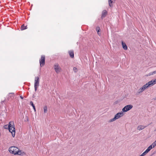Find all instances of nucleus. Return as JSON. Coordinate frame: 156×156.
Listing matches in <instances>:
<instances>
[{
    "instance_id": "nucleus-1",
    "label": "nucleus",
    "mask_w": 156,
    "mask_h": 156,
    "mask_svg": "<svg viewBox=\"0 0 156 156\" xmlns=\"http://www.w3.org/2000/svg\"><path fill=\"white\" fill-rule=\"evenodd\" d=\"M9 151L11 154L15 155H23L25 154L24 152H22L17 147L15 146L10 147L9 148Z\"/></svg>"
},
{
    "instance_id": "nucleus-2",
    "label": "nucleus",
    "mask_w": 156,
    "mask_h": 156,
    "mask_svg": "<svg viewBox=\"0 0 156 156\" xmlns=\"http://www.w3.org/2000/svg\"><path fill=\"white\" fill-rule=\"evenodd\" d=\"M8 129L9 132L12 133V136L14 137L15 134V129L13 121L9 122L8 126Z\"/></svg>"
},
{
    "instance_id": "nucleus-3",
    "label": "nucleus",
    "mask_w": 156,
    "mask_h": 156,
    "mask_svg": "<svg viewBox=\"0 0 156 156\" xmlns=\"http://www.w3.org/2000/svg\"><path fill=\"white\" fill-rule=\"evenodd\" d=\"M123 115V112L121 111L116 114L115 116V117L113 119H110L109 121V122H111L115 121L117 119L120 118Z\"/></svg>"
},
{
    "instance_id": "nucleus-4",
    "label": "nucleus",
    "mask_w": 156,
    "mask_h": 156,
    "mask_svg": "<svg viewBox=\"0 0 156 156\" xmlns=\"http://www.w3.org/2000/svg\"><path fill=\"white\" fill-rule=\"evenodd\" d=\"M39 78L38 76H36L35 78L34 87L35 91H36L37 88L38 87L39 84Z\"/></svg>"
},
{
    "instance_id": "nucleus-5",
    "label": "nucleus",
    "mask_w": 156,
    "mask_h": 156,
    "mask_svg": "<svg viewBox=\"0 0 156 156\" xmlns=\"http://www.w3.org/2000/svg\"><path fill=\"white\" fill-rule=\"evenodd\" d=\"M45 57L44 55H42L41 58L39 60V63L41 67L43 66L45 64Z\"/></svg>"
},
{
    "instance_id": "nucleus-6",
    "label": "nucleus",
    "mask_w": 156,
    "mask_h": 156,
    "mask_svg": "<svg viewBox=\"0 0 156 156\" xmlns=\"http://www.w3.org/2000/svg\"><path fill=\"white\" fill-rule=\"evenodd\" d=\"M133 107V106L131 105H129L125 106L122 109L123 112H126L131 109Z\"/></svg>"
},
{
    "instance_id": "nucleus-7",
    "label": "nucleus",
    "mask_w": 156,
    "mask_h": 156,
    "mask_svg": "<svg viewBox=\"0 0 156 156\" xmlns=\"http://www.w3.org/2000/svg\"><path fill=\"white\" fill-rule=\"evenodd\" d=\"M54 67L55 72L57 73H58L61 72V69L58 64H55Z\"/></svg>"
},
{
    "instance_id": "nucleus-8",
    "label": "nucleus",
    "mask_w": 156,
    "mask_h": 156,
    "mask_svg": "<svg viewBox=\"0 0 156 156\" xmlns=\"http://www.w3.org/2000/svg\"><path fill=\"white\" fill-rule=\"evenodd\" d=\"M15 94L14 93H9L8 95V99L9 100L10 99H12L14 98Z\"/></svg>"
},
{
    "instance_id": "nucleus-9",
    "label": "nucleus",
    "mask_w": 156,
    "mask_h": 156,
    "mask_svg": "<svg viewBox=\"0 0 156 156\" xmlns=\"http://www.w3.org/2000/svg\"><path fill=\"white\" fill-rule=\"evenodd\" d=\"M107 11L106 10H104L102 12V13L101 18L103 19V18L105 17L106 15L107 14Z\"/></svg>"
},
{
    "instance_id": "nucleus-10",
    "label": "nucleus",
    "mask_w": 156,
    "mask_h": 156,
    "mask_svg": "<svg viewBox=\"0 0 156 156\" xmlns=\"http://www.w3.org/2000/svg\"><path fill=\"white\" fill-rule=\"evenodd\" d=\"M68 52L70 57L72 58H73L74 57V54L73 51L72 50L69 51Z\"/></svg>"
},
{
    "instance_id": "nucleus-11",
    "label": "nucleus",
    "mask_w": 156,
    "mask_h": 156,
    "mask_svg": "<svg viewBox=\"0 0 156 156\" xmlns=\"http://www.w3.org/2000/svg\"><path fill=\"white\" fill-rule=\"evenodd\" d=\"M115 0H108V4L109 6L110 7H112L113 6V5L112 4L113 3H114Z\"/></svg>"
},
{
    "instance_id": "nucleus-12",
    "label": "nucleus",
    "mask_w": 156,
    "mask_h": 156,
    "mask_svg": "<svg viewBox=\"0 0 156 156\" xmlns=\"http://www.w3.org/2000/svg\"><path fill=\"white\" fill-rule=\"evenodd\" d=\"M148 126V125L146 126H142V125L139 126L137 127V129L138 130H141L143 129H144L146 127Z\"/></svg>"
},
{
    "instance_id": "nucleus-13",
    "label": "nucleus",
    "mask_w": 156,
    "mask_h": 156,
    "mask_svg": "<svg viewBox=\"0 0 156 156\" xmlns=\"http://www.w3.org/2000/svg\"><path fill=\"white\" fill-rule=\"evenodd\" d=\"M122 46L123 48L125 50H126L127 49V45H126L125 43L123 42V41L122 42Z\"/></svg>"
},
{
    "instance_id": "nucleus-14",
    "label": "nucleus",
    "mask_w": 156,
    "mask_h": 156,
    "mask_svg": "<svg viewBox=\"0 0 156 156\" xmlns=\"http://www.w3.org/2000/svg\"><path fill=\"white\" fill-rule=\"evenodd\" d=\"M145 89V88H144V87L143 86L142 87H141L138 90V93H140L142 92H143Z\"/></svg>"
},
{
    "instance_id": "nucleus-15",
    "label": "nucleus",
    "mask_w": 156,
    "mask_h": 156,
    "mask_svg": "<svg viewBox=\"0 0 156 156\" xmlns=\"http://www.w3.org/2000/svg\"><path fill=\"white\" fill-rule=\"evenodd\" d=\"M27 28V26H25L24 24L22 25L21 27V30H23Z\"/></svg>"
},
{
    "instance_id": "nucleus-16",
    "label": "nucleus",
    "mask_w": 156,
    "mask_h": 156,
    "mask_svg": "<svg viewBox=\"0 0 156 156\" xmlns=\"http://www.w3.org/2000/svg\"><path fill=\"white\" fill-rule=\"evenodd\" d=\"M96 30L97 32V33L99 36L101 35V34L99 33L100 30V28L99 27H97L96 28Z\"/></svg>"
},
{
    "instance_id": "nucleus-17",
    "label": "nucleus",
    "mask_w": 156,
    "mask_h": 156,
    "mask_svg": "<svg viewBox=\"0 0 156 156\" xmlns=\"http://www.w3.org/2000/svg\"><path fill=\"white\" fill-rule=\"evenodd\" d=\"M30 105L32 106L34 110L36 111V108L34 105L33 104V102L32 101L30 102Z\"/></svg>"
},
{
    "instance_id": "nucleus-18",
    "label": "nucleus",
    "mask_w": 156,
    "mask_h": 156,
    "mask_svg": "<svg viewBox=\"0 0 156 156\" xmlns=\"http://www.w3.org/2000/svg\"><path fill=\"white\" fill-rule=\"evenodd\" d=\"M156 74V70H155V71H153V72H150L148 74V75L151 76V75H153L154 74Z\"/></svg>"
},
{
    "instance_id": "nucleus-19",
    "label": "nucleus",
    "mask_w": 156,
    "mask_h": 156,
    "mask_svg": "<svg viewBox=\"0 0 156 156\" xmlns=\"http://www.w3.org/2000/svg\"><path fill=\"white\" fill-rule=\"evenodd\" d=\"M44 113H46L47 112V106H45L44 107Z\"/></svg>"
},
{
    "instance_id": "nucleus-20",
    "label": "nucleus",
    "mask_w": 156,
    "mask_h": 156,
    "mask_svg": "<svg viewBox=\"0 0 156 156\" xmlns=\"http://www.w3.org/2000/svg\"><path fill=\"white\" fill-rule=\"evenodd\" d=\"M151 145H152L153 148L154 147L156 146V140H155Z\"/></svg>"
},
{
    "instance_id": "nucleus-21",
    "label": "nucleus",
    "mask_w": 156,
    "mask_h": 156,
    "mask_svg": "<svg viewBox=\"0 0 156 156\" xmlns=\"http://www.w3.org/2000/svg\"><path fill=\"white\" fill-rule=\"evenodd\" d=\"M153 83L152 82V80H151L147 83L148 84V85H149V86H150L151 85H153Z\"/></svg>"
},
{
    "instance_id": "nucleus-22",
    "label": "nucleus",
    "mask_w": 156,
    "mask_h": 156,
    "mask_svg": "<svg viewBox=\"0 0 156 156\" xmlns=\"http://www.w3.org/2000/svg\"><path fill=\"white\" fill-rule=\"evenodd\" d=\"M153 148L152 147V145H150L147 148V149L149 151L151 150Z\"/></svg>"
},
{
    "instance_id": "nucleus-23",
    "label": "nucleus",
    "mask_w": 156,
    "mask_h": 156,
    "mask_svg": "<svg viewBox=\"0 0 156 156\" xmlns=\"http://www.w3.org/2000/svg\"><path fill=\"white\" fill-rule=\"evenodd\" d=\"M149 86V85H148L147 83H146L145 85L143 86V87H144L145 88V89H146L147 87H148Z\"/></svg>"
},
{
    "instance_id": "nucleus-24",
    "label": "nucleus",
    "mask_w": 156,
    "mask_h": 156,
    "mask_svg": "<svg viewBox=\"0 0 156 156\" xmlns=\"http://www.w3.org/2000/svg\"><path fill=\"white\" fill-rule=\"evenodd\" d=\"M77 68L76 67H74L73 68V70L75 72H76V71L77 70Z\"/></svg>"
},
{
    "instance_id": "nucleus-25",
    "label": "nucleus",
    "mask_w": 156,
    "mask_h": 156,
    "mask_svg": "<svg viewBox=\"0 0 156 156\" xmlns=\"http://www.w3.org/2000/svg\"><path fill=\"white\" fill-rule=\"evenodd\" d=\"M146 154L144 152L141 155H142V156H144Z\"/></svg>"
},
{
    "instance_id": "nucleus-26",
    "label": "nucleus",
    "mask_w": 156,
    "mask_h": 156,
    "mask_svg": "<svg viewBox=\"0 0 156 156\" xmlns=\"http://www.w3.org/2000/svg\"><path fill=\"white\" fill-rule=\"evenodd\" d=\"M152 82L153 83V85L155 84L156 83V80H152Z\"/></svg>"
},
{
    "instance_id": "nucleus-27",
    "label": "nucleus",
    "mask_w": 156,
    "mask_h": 156,
    "mask_svg": "<svg viewBox=\"0 0 156 156\" xmlns=\"http://www.w3.org/2000/svg\"><path fill=\"white\" fill-rule=\"evenodd\" d=\"M149 152V151L147 149L145 151H144V152L147 154V153L148 152Z\"/></svg>"
},
{
    "instance_id": "nucleus-28",
    "label": "nucleus",
    "mask_w": 156,
    "mask_h": 156,
    "mask_svg": "<svg viewBox=\"0 0 156 156\" xmlns=\"http://www.w3.org/2000/svg\"><path fill=\"white\" fill-rule=\"evenodd\" d=\"M20 97L21 99H23V97L22 96H20Z\"/></svg>"
},
{
    "instance_id": "nucleus-29",
    "label": "nucleus",
    "mask_w": 156,
    "mask_h": 156,
    "mask_svg": "<svg viewBox=\"0 0 156 156\" xmlns=\"http://www.w3.org/2000/svg\"><path fill=\"white\" fill-rule=\"evenodd\" d=\"M139 156H142V155H139Z\"/></svg>"
},
{
    "instance_id": "nucleus-30",
    "label": "nucleus",
    "mask_w": 156,
    "mask_h": 156,
    "mask_svg": "<svg viewBox=\"0 0 156 156\" xmlns=\"http://www.w3.org/2000/svg\"><path fill=\"white\" fill-rule=\"evenodd\" d=\"M155 131H156V129H155Z\"/></svg>"
}]
</instances>
